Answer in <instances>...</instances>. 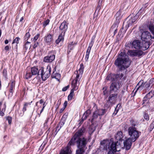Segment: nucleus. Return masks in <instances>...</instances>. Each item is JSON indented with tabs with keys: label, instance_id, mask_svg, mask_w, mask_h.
<instances>
[{
	"label": "nucleus",
	"instance_id": "obj_34",
	"mask_svg": "<svg viewBox=\"0 0 154 154\" xmlns=\"http://www.w3.org/2000/svg\"><path fill=\"white\" fill-rule=\"evenodd\" d=\"M66 147L61 150L60 154H71L70 151Z\"/></svg>",
	"mask_w": 154,
	"mask_h": 154
},
{
	"label": "nucleus",
	"instance_id": "obj_42",
	"mask_svg": "<svg viewBox=\"0 0 154 154\" xmlns=\"http://www.w3.org/2000/svg\"><path fill=\"white\" fill-rule=\"evenodd\" d=\"M150 31L152 32L154 37V25L152 24H150L148 27Z\"/></svg>",
	"mask_w": 154,
	"mask_h": 154
},
{
	"label": "nucleus",
	"instance_id": "obj_60",
	"mask_svg": "<svg viewBox=\"0 0 154 154\" xmlns=\"http://www.w3.org/2000/svg\"><path fill=\"white\" fill-rule=\"evenodd\" d=\"M89 54H88V53L86 54H86L85 57V60L86 61H88V58H89Z\"/></svg>",
	"mask_w": 154,
	"mask_h": 154
},
{
	"label": "nucleus",
	"instance_id": "obj_37",
	"mask_svg": "<svg viewBox=\"0 0 154 154\" xmlns=\"http://www.w3.org/2000/svg\"><path fill=\"white\" fill-rule=\"evenodd\" d=\"M99 116V115L97 112V111L96 110H95L93 113V115L91 119V122H93L94 120V119H97Z\"/></svg>",
	"mask_w": 154,
	"mask_h": 154
},
{
	"label": "nucleus",
	"instance_id": "obj_46",
	"mask_svg": "<svg viewBox=\"0 0 154 154\" xmlns=\"http://www.w3.org/2000/svg\"><path fill=\"white\" fill-rule=\"evenodd\" d=\"M50 22V20L49 19H47L45 20L43 23V25L44 28H45L47 25L49 24Z\"/></svg>",
	"mask_w": 154,
	"mask_h": 154
},
{
	"label": "nucleus",
	"instance_id": "obj_12",
	"mask_svg": "<svg viewBox=\"0 0 154 154\" xmlns=\"http://www.w3.org/2000/svg\"><path fill=\"white\" fill-rule=\"evenodd\" d=\"M128 54L129 55L132 57L135 56L139 57L143 54V52L140 50H131L128 51Z\"/></svg>",
	"mask_w": 154,
	"mask_h": 154
},
{
	"label": "nucleus",
	"instance_id": "obj_52",
	"mask_svg": "<svg viewBox=\"0 0 154 154\" xmlns=\"http://www.w3.org/2000/svg\"><path fill=\"white\" fill-rule=\"evenodd\" d=\"M145 10H144L143 8H141L136 14L138 16L140 15Z\"/></svg>",
	"mask_w": 154,
	"mask_h": 154
},
{
	"label": "nucleus",
	"instance_id": "obj_50",
	"mask_svg": "<svg viewBox=\"0 0 154 154\" xmlns=\"http://www.w3.org/2000/svg\"><path fill=\"white\" fill-rule=\"evenodd\" d=\"M40 36V34H37L32 39V41H34V42H35L38 39V38Z\"/></svg>",
	"mask_w": 154,
	"mask_h": 154
},
{
	"label": "nucleus",
	"instance_id": "obj_22",
	"mask_svg": "<svg viewBox=\"0 0 154 154\" xmlns=\"http://www.w3.org/2000/svg\"><path fill=\"white\" fill-rule=\"evenodd\" d=\"M79 82L73 80L72 83V89L71 90L75 91L77 90L79 85Z\"/></svg>",
	"mask_w": 154,
	"mask_h": 154
},
{
	"label": "nucleus",
	"instance_id": "obj_23",
	"mask_svg": "<svg viewBox=\"0 0 154 154\" xmlns=\"http://www.w3.org/2000/svg\"><path fill=\"white\" fill-rule=\"evenodd\" d=\"M31 72L33 75H40V69H38V68L35 66L32 67L31 69Z\"/></svg>",
	"mask_w": 154,
	"mask_h": 154
},
{
	"label": "nucleus",
	"instance_id": "obj_44",
	"mask_svg": "<svg viewBox=\"0 0 154 154\" xmlns=\"http://www.w3.org/2000/svg\"><path fill=\"white\" fill-rule=\"evenodd\" d=\"M95 128L94 127H90L89 128V134L91 136L92 133L95 131Z\"/></svg>",
	"mask_w": 154,
	"mask_h": 154
},
{
	"label": "nucleus",
	"instance_id": "obj_8",
	"mask_svg": "<svg viewBox=\"0 0 154 154\" xmlns=\"http://www.w3.org/2000/svg\"><path fill=\"white\" fill-rule=\"evenodd\" d=\"M80 67L79 70H76L75 72V74L76 75L75 78L73 80L80 82L81 78L83 72L84 67L83 63H81Z\"/></svg>",
	"mask_w": 154,
	"mask_h": 154
},
{
	"label": "nucleus",
	"instance_id": "obj_41",
	"mask_svg": "<svg viewBox=\"0 0 154 154\" xmlns=\"http://www.w3.org/2000/svg\"><path fill=\"white\" fill-rule=\"evenodd\" d=\"M32 75H33L31 72H27L24 77L26 79H28L30 78Z\"/></svg>",
	"mask_w": 154,
	"mask_h": 154
},
{
	"label": "nucleus",
	"instance_id": "obj_27",
	"mask_svg": "<svg viewBox=\"0 0 154 154\" xmlns=\"http://www.w3.org/2000/svg\"><path fill=\"white\" fill-rule=\"evenodd\" d=\"M45 104V102H44V100L43 99H41L39 101H38L36 102L35 103V105L38 107V109L40 108H41L42 106H43V104Z\"/></svg>",
	"mask_w": 154,
	"mask_h": 154
},
{
	"label": "nucleus",
	"instance_id": "obj_7",
	"mask_svg": "<svg viewBox=\"0 0 154 154\" xmlns=\"http://www.w3.org/2000/svg\"><path fill=\"white\" fill-rule=\"evenodd\" d=\"M85 131V128L82 127L76 132L69 141V144H73L75 140L77 138H81V137L83 135Z\"/></svg>",
	"mask_w": 154,
	"mask_h": 154
},
{
	"label": "nucleus",
	"instance_id": "obj_35",
	"mask_svg": "<svg viewBox=\"0 0 154 154\" xmlns=\"http://www.w3.org/2000/svg\"><path fill=\"white\" fill-rule=\"evenodd\" d=\"M32 101H31L30 102H25L23 104V106L22 109V111L24 112L26 110V108L28 106L31 105Z\"/></svg>",
	"mask_w": 154,
	"mask_h": 154
},
{
	"label": "nucleus",
	"instance_id": "obj_13",
	"mask_svg": "<svg viewBox=\"0 0 154 154\" xmlns=\"http://www.w3.org/2000/svg\"><path fill=\"white\" fill-rule=\"evenodd\" d=\"M68 29V24L66 21H64L61 24L59 27L60 32L61 35H65Z\"/></svg>",
	"mask_w": 154,
	"mask_h": 154
},
{
	"label": "nucleus",
	"instance_id": "obj_10",
	"mask_svg": "<svg viewBox=\"0 0 154 154\" xmlns=\"http://www.w3.org/2000/svg\"><path fill=\"white\" fill-rule=\"evenodd\" d=\"M142 40L145 42H147L151 38H154L153 36H152L150 32L148 31H146L143 32L141 36Z\"/></svg>",
	"mask_w": 154,
	"mask_h": 154
},
{
	"label": "nucleus",
	"instance_id": "obj_17",
	"mask_svg": "<svg viewBox=\"0 0 154 154\" xmlns=\"http://www.w3.org/2000/svg\"><path fill=\"white\" fill-rule=\"evenodd\" d=\"M132 45V48H134L137 49H140L141 48V42L138 40H135L133 41L132 43H131Z\"/></svg>",
	"mask_w": 154,
	"mask_h": 154
},
{
	"label": "nucleus",
	"instance_id": "obj_40",
	"mask_svg": "<svg viewBox=\"0 0 154 154\" xmlns=\"http://www.w3.org/2000/svg\"><path fill=\"white\" fill-rule=\"evenodd\" d=\"M74 95V91L71 90L70 92L68 97V100H71Z\"/></svg>",
	"mask_w": 154,
	"mask_h": 154
},
{
	"label": "nucleus",
	"instance_id": "obj_29",
	"mask_svg": "<svg viewBox=\"0 0 154 154\" xmlns=\"http://www.w3.org/2000/svg\"><path fill=\"white\" fill-rule=\"evenodd\" d=\"M91 113V111L89 109L87 110L84 113L82 119V121L81 122H83L84 120L86 119L88 116Z\"/></svg>",
	"mask_w": 154,
	"mask_h": 154
},
{
	"label": "nucleus",
	"instance_id": "obj_18",
	"mask_svg": "<svg viewBox=\"0 0 154 154\" xmlns=\"http://www.w3.org/2000/svg\"><path fill=\"white\" fill-rule=\"evenodd\" d=\"M115 78L117 80H121L122 81H124L126 79V74H124V72H122L121 74H116Z\"/></svg>",
	"mask_w": 154,
	"mask_h": 154
},
{
	"label": "nucleus",
	"instance_id": "obj_6",
	"mask_svg": "<svg viewBox=\"0 0 154 154\" xmlns=\"http://www.w3.org/2000/svg\"><path fill=\"white\" fill-rule=\"evenodd\" d=\"M118 94L117 93L110 94L108 98V99L107 100L106 103L105 104L104 106L107 108H109L112 106L113 104H114L117 98V97Z\"/></svg>",
	"mask_w": 154,
	"mask_h": 154
},
{
	"label": "nucleus",
	"instance_id": "obj_32",
	"mask_svg": "<svg viewBox=\"0 0 154 154\" xmlns=\"http://www.w3.org/2000/svg\"><path fill=\"white\" fill-rule=\"evenodd\" d=\"M20 38L18 37H16L15 39H14L12 42V44H14V43H16V45L15 47V48L16 50V51H17V44L19 43V41L20 40Z\"/></svg>",
	"mask_w": 154,
	"mask_h": 154
},
{
	"label": "nucleus",
	"instance_id": "obj_56",
	"mask_svg": "<svg viewBox=\"0 0 154 154\" xmlns=\"http://www.w3.org/2000/svg\"><path fill=\"white\" fill-rule=\"evenodd\" d=\"M69 85L67 86L63 87L62 89V91H66L69 88Z\"/></svg>",
	"mask_w": 154,
	"mask_h": 154
},
{
	"label": "nucleus",
	"instance_id": "obj_21",
	"mask_svg": "<svg viewBox=\"0 0 154 154\" xmlns=\"http://www.w3.org/2000/svg\"><path fill=\"white\" fill-rule=\"evenodd\" d=\"M154 95V91L152 90L144 97L143 100V103H144L148 100L152 98L153 96Z\"/></svg>",
	"mask_w": 154,
	"mask_h": 154
},
{
	"label": "nucleus",
	"instance_id": "obj_31",
	"mask_svg": "<svg viewBox=\"0 0 154 154\" xmlns=\"http://www.w3.org/2000/svg\"><path fill=\"white\" fill-rule=\"evenodd\" d=\"M96 110L97 111L98 115L100 116L104 115L107 111L106 109H97Z\"/></svg>",
	"mask_w": 154,
	"mask_h": 154
},
{
	"label": "nucleus",
	"instance_id": "obj_15",
	"mask_svg": "<svg viewBox=\"0 0 154 154\" xmlns=\"http://www.w3.org/2000/svg\"><path fill=\"white\" fill-rule=\"evenodd\" d=\"M135 141H132V140L129 138H127L124 142V145L126 150H129L131 147L132 143Z\"/></svg>",
	"mask_w": 154,
	"mask_h": 154
},
{
	"label": "nucleus",
	"instance_id": "obj_25",
	"mask_svg": "<svg viewBox=\"0 0 154 154\" xmlns=\"http://www.w3.org/2000/svg\"><path fill=\"white\" fill-rule=\"evenodd\" d=\"M130 123L131 126L129 128H137L138 124L137 122L135 121L133 119H131L130 120Z\"/></svg>",
	"mask_w": 154,
	"mask_h": 154
},
{
	"label": "nucleus",
	"instance_id": "obj_26",
	"mask_svg": "<svg viewBox=\"0 0 154 154\" xmlns=\"http://www.w3.org/2000/svg\"><path fill=\"white\" fill-rule=\"evenodd\" d=\"M123 137V133L121 131H118L117 132L115 137V138L117 140L121 141L122 140Z\"/></svg>",
	"mask_w": 154,
	"mask_h": 154
},
{
	"label": "nucleus",
	"instance_id": "obj_49",
	"mask_svg": "<svg viewBox=\"0 0 154 154\" xmlns=\"http://www.w3.org/2000/svg\"><path fill=\"white\" fill-rule=\"evenodd\" d=\"M101 5L98 4L97 5L96 7L95 12L94 13V15H95V14L96 13L97 11L98 13L99 12L100 10L101 9Z\"/></svg>",
	"mask_w": 154,
	"mask_h": 154
},
{
	"label": "nucleus",
	"instance_id": "obj_39",
	"mask_svg": "<svg viewBox=\"0 0 154 154\" xmlns=\"http://www.w3.org/2000/svg\"><path fill=\"white\" fill-rule=\"evenodd\" d=\"M15 86V81L13 80H11L10 83V89L14 90Z\"/></svg>",
	"mask_w": 154,
	"mask_h": 154
},
{
	"label": "nucleus",
	"instance_id": "obj_45",
	"mask_svg": "<svg viewBox=\"0 0 154 154\" xmlns=\"http://www.w3.org/2000/svg\"><path fill=\"white\" fill-rule=\"evenodd\" d=\"M154 128V121L152 122V123L150 125L149 128V131H151Z\"/></svg>",
	"mask_w": 154,
	"mask_h": 154
},
{
	"label": "nucleus",
	"instance_id": "obj_24",
	"mask_svg": "<svg viewBox=\"0 0 154 154\" xmlns=\"http://www.w3.org/2000/svg\"><path fill=\"white\" fill-rule=\"evenodd\" d=\"M138 16L137 14L134 17H131L127 22V25L128 27L130 25H131L132 23L136 22L137 18Z\"/></svg>",
	"mask_w": 154,
	"mask_h": 154
},
{
	"label": "nucleus",
	"instance_id": "obj_5",
	"mask_svg": "<svg viewBox=\"0 0 154 154\" xmlns=\"http://www.w3.org/2000/svg\"><path fill=\"white\" fill-rule=\"evenodd\" d=\"M129 135L130 136L129 138L132 140V141H135L139 137L141 132L138 131L137 128H129L128 129Z\"/></svg>",
	"mask_w": 154,
	"mask_h": 154
},
{
	"label": "nucleus",
	"instance_id": "obj_19",
	"mask_svg": "<svg viewBox=\"0 0 154 154\" xmlns=\"http://www.w3.org/2000/svg\"><path fill=\"white\" fill-rule=\"evenodd\" d=\"M154 82V79H152L148 82L145 83L144 89L146 90H150L153 85Z\"/></svg>",
	"mask_w": 154,
	"mask_h": 154
},
{
	"label": "nucleus",
	"instance_id": "obj_58",
	"mask_svg": "<svg viewBox=\"0 0 154 154\" xmlns=\"http://www.w3.org/2000/svg\"><path fill=\"white\" fill-rule=\"evenodd\" d=\"M103 94L104 95H105L107 93V88L106 87H104L103 88Z\"/></svg>",
	"mask_w": 154,
	"mask_h": 154
},
{
	"label": "nucleus",
	"instance_id": "obj_55",
	"mask_svg": "<svg viewBox=\"0 0 154 154\" xmlns=\"http://www.w3.org/2000/svg\"><path fill=\"white\" fill-rule=\"evenodd\" d=\"M38 45V42H34V44L33 46V48L34 49H35Z\"/></svg>",
	"mask_w": 154,
	"mask_h": 154
},
{
	"label": "nucleus",
	"instance_id": "obj_1",
	"mask_svg": "<svg viewBox=\"0 0 154 154\" xmlns=\"http://www.w3.org/2000/svg\"><path fill=\"white\" fill-rule=\"evenodd\" d=\"M131 63V60L129 59L128 56L124 52H121L118 57L115 60L114 64L119 68L118 71L122 72L129 67Z\"/></svg>",
	"mask_w": 154,
	"mask_h": 154
},
{
	"label": "nucleus",
	"instance_id": "obj_28",
	"mask_svg": "<svg viewBox=\"0 0 154 154\" xmlns=\"http://www.w3.org/2000/svg\"><path fill=\"white\" fill-rule=\"evenodd\" d=\"M95 38V36L92 37L91 42L89 44V46L86 52V54H90L91 48L94 43V39Z\"/></svg>",
	"mask_w": 154,
	"mask_h": 154
},
{
	"label": "nucleus",
	"instance_id": "obj_4",
	"mask_svg": "<svg viewBox=\"0 0 154 154\" xmlns=\"http://www.w3.org/2000/svg\"><path fill=\"white\" fill-rule=\"evenodd\" d=\"M51 72V68L49 65L47 66L46 68L43 67L40 68V75L43 81H45L49 77Z\"/></svg>",
	"mask_w": 154,
	"mask_h": 154
},
{
	"label": "nucleus",
	"instance_id": "obj_47",
	"mask_svg": "<svg viewBox=\"0 0 154 154\" xmlns=\"http://www.w3.org/2000/svg\"><path fill=\"white\" fill-rule=\"evenodd\" d=\"M2 74L3 76H4L5 79H7V70L6 69H3Z\"/></svg>",
	"mask_w": 154,
	"mask_h": 154
},
{
	"label": "nucleus",
	"instance_id": "obj_38",
	"mask_svg": "<svg viewBox=\"0 0 154 154\" xmlns=\"http://www.w3.org/2000/svg\"><path fill=\"white\" fill-rule=\"evenodd\" d=\"M6 105L5 103L3 105V107L2 108V107L0 108V116H3L4 115V112L5 111V108Z\"/></svg>",
	"mask_w": 154,
	"mask_h": 154
},
{
	"label": "nucleus",
	"instance_id": "obj_53",
	"mask_svg": "<svg viewBox=\"0 0 154 154\" xmlns=\"http://www.w3.org/2000/svg\"><path fill=\"white\" fill-rule=\"evenodd\" d=\"M65 122L64 121H60L59 123L57 125L59 127H60V128H61L63 125L64 124Z\"/></svg>",
	"mask_w": 154,
	"mask_h": 154
},
{
	"label": "nucleus",
	"instance_id": "obj_48",
	"mask_svg": "<svg viewBox=\"0 0 154 154\" xmlns=\"http://www.w3.org/2000/svg\"><path fill=\"white\" fill-rule=\"evenodd\" d=\"M143 117L144 119L148 121L149 119V116L147 113L145 112L143 114Z\"/></svg>",
	"mask_w": 154,
	"mask_h": 154
},
{
	"label": "nucleus",
	"instance_id": "obj_54",
	"mask_svg": "<svg viewBox=\"0 0 154 154\" xmlns=\"http://www.w3.org/2000/svg\"><path fill=\"white\" fill-rule=\"evenodd\" d=\"M46 106V104H43V106L42 107V108L40 111V113H38V115H39V117H40V116L41 114L43 111V110L44 109V108H45V107Z\"/></svg>",
	"mask_w": 154,
	"mask_h": 154
},
{
	"label": "nucleus",
	"instance_id": "obj_63",
	"mask_svg": "<svg viewBox=\"0 0 154 154\" xmlns=\"http://www.w3.org/2000/svg\"><path fill=\"white\" fill-rule=\"evenodd\" d=\"M110 77H111V74H109L106 77V79L107 80L110 81L111 79Z\"/></svg>",
	"mask_w": 154,
	"mask_h": 154
},
{
	"label": "nucleus",
	"instance_id": "obj_51",
	"mask_svg": "<svg viewBox=\"0 0 154 154\" xmlns=\"http://www.w3.org/2000/svg\"><path fill=\"white\" fill-rule=\"evenodd\" d=\"M6 120L8 121L9 124H11V122L12 117L10 116H8L6 117Z\"/></svg>",
	"mask_w": 154,
	"mask_h": 154
},
{
	"label": "nucleus",
	"instance_id": "obj_64",
	"mask_svg": "<svg viewBox=\"0 0 154 154\" xmlns=\"http://www.w3.org/2000/svg\"><path fill=\"white\" fill-rule=\"evenodd\" d=\"M67 101H65L63 103V107L64 108H66L67 106Z\"/></svg>",
	"mask_w": 154,
	"mask_h": 154
},
{
	"label": "nucleus",
	"instance_id": "obj_61",
	"mask_svg": "<svg viewBox=\"0 0 154 154\" xmlns=\"http://www.w3.org/2000/svg\"><path fill=\"white\" fill-rule=\"evenodd\" d=\"M148 3H146L143 5L141 8H143L144 10H145V8L148 6Z\"/></svg>",
	"mask_w": 154,
	"mask_h": 154
},
{
	"label": "nucleus",
	"instance_id": "obj_59",
	"mask_svg": "<svg viewBox=\"0 0 154 154\" xmlns=\"http://www.w3.org/2000/svg\"><path fill=\"white\" fill-rule=\"evenodd\" d=\"M61 128H60V127L57 125L55 130V132H56V134L59 131Z\"/></svg>",
	"mask_w": 154,
	"mask_h": 154
},
{
	"label": "nucleus",
	"instance_id": "obj_36",
	"mask_svg": "<svg viewBox=\"0 0 154 154\" xmlns=\"http://www.w3.org/2000/svg\"><path fill=\"white\" fill-rule=\"evenodd\" d=\"M60 77V75L58 73H55V71H54L51 75V77L52 78H55L58 79Z\"/></svg>",
	"mask_w": 154,
	"mask_h": 154
},
{
	"label": "nucleus",
	"instance_id": "obj_3",
	"mask_svg": "<svg viewBox=\"0 0 154 154\" xmlns=\"http://www.w3.org/2000/svg\"><path fill=\"white\" fill-rule=\"evenodd\" d=\"M88 142L87 139L84 137L77 138L75 140L73 144H69V142L66 147L68 149V150L70 151L71 153V151L70 149V146L74 145L75 143H76L77 146L78 148V149L76 151V154H83V153L85 152V150L87 148L86 146Z\"/></svg>",
	"mask_w": 154,
	"mask_h": 154
},
{
	"label": "nucleus",
	"instance_id": "obj_57",
	"mask_svg": "<svg viewBox=\"0 0 154 154\" xmlns=\"http://www.w3.org/2000/svg\"><path fill=\"white\" fill-rule=\"evenodd\" d=\"M116 74H111V77H110L111 79L110 81H113L114 80L115 78V76Z\"/></svg>",
	"mask_w": 154,
	"mask_h": 154
},
{
	"label": "nucleus",
	"instance_id": "obj_33",
	"mask_svg": "<svg viewBox=\"0 0 154 154\" xmlns=\"http://www.w3.org/2000/svg\"><path fill=\"white\" fill-rule=\"evenodd\" d=\"M65 35H61V33L58 36V38L56 41V43L57 44H58L59 43L62 41H63L64 39V37Z\"/></svg>",
	"mask_w": 154,
	"mask_h": 154
},
{
	"label": "nucleus",
	"instance_id": "obj_43",
	"mask_svg": "<svg viewBox=\"0 0 154 154\" xmlns=\"http://www.w3.org/2000/svg\"><path fill=\"white\" fill-rule=\"evenodd\" d=\"M30 35L29 32H27L24 36V40L25 41H27L28 39L30 38Z\"/></svg>",
	"mask_w": 154,
	"mask_h": 154
},
{
	"label": "nucleus",
	"instance_id": "obj_11",
	"mask_svg": "<svg viewBox=\"0 0 154 154\" xmlns=\"http://www.w3.org/2000/svg\"><path fill=\"white\" fill-rule=\"evenodd\" d=\"M120 88L119 85L116 82L112 83L110 86L109 92L110 94H118V91Z\"/></svg>",
	"mask_w": 154,
	"mask_h": 154
},
{
	"label": "nucleus",
	"instance_id": "obj_16",
	"mask_svg": "<svg viewBox=\"0 0 154 154\" xmlns=\"http://www.w3.org/2000/svg\"><path fill=\"white\" fill-rule=\"evenodd\" d=\"M53 35L48 33L45 37L44 40L45 43L48 45H50L53 41Z\"/></svg>",
	"mask_w": 154,
	"mask_h": 154
},
{
	"label": "nucleus",
	"instance_id": "obj_30",
	"mask_svg": "<svg viewBox=\"0 0 154 154\" xmlns=\"http://www.w3.org/2000/svg\"><path fill=\"white\" fill-rule=\"evenodd\" d=\"M30 44V42L27 41L24 43L23 45V50L25 52H26V51L29 48L30 49L31 47Z\"/></svg>",
	"mask_w": 154,
	"mask_h": 154
},
{
	"label": "nucleus",
	"instance_id": "obj_14",
	"mask_svg": "<svg viewBox=\"0 0 154 154\" xmlns=\"http://www.w3.org/2000/svg\"><path fill=\"white\" fill-rule=\"evenodd\" d=\"M115 16L116 17V20L112 27V29L114 27H117L120 22L122 17V16H121V11H119L117 12Z\"/></svg>",
	"mask_w": 154,
	"mask_h": 154
},
{
	"label": "nucleus",
	"instance_id": "obj_20",
	"mask_svg": "<svg viewBox=\"0 0 154 154\" xmlns=\"http://www.w3.org/2000/svg\"><path fill=\"white\" fill-rule=\"evenodd\" d=\"M145 85V83H144L143 80H140L138 83L136 87L135 88H136V91L134 94V95L135 94L137 90H139L140 91L143 89H144Z\"/></svg>",
	"mask_w": 154,
	"mask_h": 154
},
{
	"label": "nucleus",
	"instance_id": "obj_9",
	"mask_svg": "<svg viewBox=\"0 0 154 154\" xmlns=\"http://www.w3.org/2000/svg\"><path fill=\"white\" fill-rule=\"evenodd\" d=\"M55 52L54 51H49L48 56L45 57L43 59V61L46 63H51L55 58Z\"/></svg>",
	"mask_w": 154,
	"mask_h": 154
},
{
	"label": "nucleus",
	"instance_id": "obj_2",
	"mask_svg": "<svg viewBox=\"0 0 154 154\" xmlns=\"http://www.w3.org/2000/svg\"><path fill=\"white\" fill-rule=\"evenodd\" d=\"M101 145L103 147L104 150L108 151L107 154H120L117 153V148L120 146L119 143L118 141L114 143L108 140H104L100 142Z\"/></svg>",
	"mask_w": 154,
	"mask_h": 154
},
{
	"label": "nucleus",
	"instance_id": "obj_62",
	"mask_svg": "<svg viewBox=\"0 0 154 154\" xmlns=\"http://www.w3.org/2000/svg\"><path fill=\"white\" fill-rule=\"evenodd\" d=\"M14 90L12 89H9V95L10 96H11L13 95V92L14 91Z\"/></svg>",
	"mask_w": 154,
	"mask_h": 154
}]
</instances>
